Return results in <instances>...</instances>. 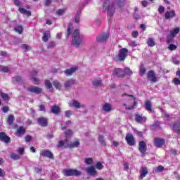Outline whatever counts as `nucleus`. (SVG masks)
Wrapping results in <instances>:
<instances>
[{
    "label": "nucleus",
    "instance_id": "3c124183",
    "mask_svg": "<svg viewBox=\"0 0 180 180\" xmlns=\"http://www.w3.org/2000/svg\"><path fill=\"white\" fill-rule=\"evenodd\" d=\"M98 141L101 142V144L105 146L106 143H105V139L103 135H100L98 137Z\"/></svg>",
    "mask_w": 180,
    "mask_h": 180
},
{
    "label": "nucleus",
    "instance_id": "864d4df0",
    "mask_svg": "<svg viewBox=\"0 0 180 180\" xmlns=\"http://www.w3.org/2000/svg\"><path fill=\"white\" fill-rule=\"evenodd\" d=\"M21 47H22V49L25 50V51H30V46H29L26 44H22Z\"/></svg>",
    "mask_w": 180,
    "mask_h": 180
},
{
    "label": "nucleus",
    "instance_id": "f8f14e48",
    "mask_svg": "<svg viewBox=\"0 0 180 180\" xmlns=\"http://www.w3.org/2000/svg\"><path fill=\"white\" fill-rule=\"evenodd\" d=\"M139 150L141 154H144L147 151V144L144 141H141L139 143Z\"/></svg>",
    "mask_w": 180,
    "mask_h": 180
},
{
    "label": "nucleus",
    "instance_id": "20e7f679",
    "mask_svg": "<svg viewBox=\"0 0 180 180\" xmlns=\"http://www.w3.org/2000/svg\"><path fill=\"white\" fill-rule=\"evenodd\" d=\"M63 174L65 176H79L82 175V172L72 169H65L63 170Z\"/></svg>",
    "mask_w": 180,
    "mask_h": 180
},
{
    "label": "nucleus",
    "instance_id": "6e6d98bb",
    "mask_svg": "<svg viewBox=\"0 0 180 180\" xmlns=\"http://www.w3.org/2000/svg\"><path fill=\"white\" fill-rule=\"evenodd\" d=\"M13 79L15 82H20V81H22V77H20V76H15V77H13Z\"/></svg>",
    "mask_w": 180,
    "mask_h": 180
},
{
    "label": "nucleus",
    "instance_id": "a878e982",
    "mask_svg": "<svg viewBox=\"0 0 180 180\" xmlns=\"http://www.w3.org/2000/svg\"><path fill=\"white\" fill-rule=\"evenodd\" d=\"M72 23H69L68 29H67V34H66V39H68L71 34H72Z\"/></svg>",
    "mask_w": 180,
    "mask_h": 180
},
{
    "label": "nucleus",
    "instance_id": "4468645a",
    "mask_svg": "<svg viewBox=\"0 0 180 180\" xmlns=\"http://www.w3.org/2000/svg\"><path fill=\"white\" fill-rule=\"evenodd\" d=\"M140 179L145 178L146 175L148 174V168L147 167L142 166L139 169Z\"/></svg>",
    "mask_w": 180,
    "mask_h": 180
},
{
    "label": "nucleus",
    "instance_id": "052dcab7",
    "mask_svg": "<svg viewBox=\"0 0 180 180\" xmlns=\"http://www.w3.org/2000/svg\"><path fill=\"white\" fill-rule=\"evenodd\" d=\"M5 175H6L5 170L0 168V178H4V176H5Z\"/></svg>",
    "mask_w": 180,
    "mask_h": 180
},
{
    "label": "nucleus",
    "instance_id": "ea45409f",
    "mask_svg": "<svg viewBox=\"0 0 180 180\" xmlns=\"http://www.w3.org/2000/svg\"><path fill=\"white\" fill-rule=\"evenodd\" d=\"M147 70H146V68H144V65H141L139 68V74L140 75H144L146 74V72Z\"/></svg>",
    "mask_w": 180,
    "mask_h": 180
},
{
    "label": "nucleus",
    "instance_id": "4be33fe9",
    "mask_svg": "<svg viewBox=\"0 0 180 180\" xmlns=\"http://www.w3.org/2000/svg\"><path fill=\"white\" fill-rule=\"evenodd\" d=\"M50 37H51V35L50 34V31H45L43 33L42 41L44 43H47Z\"/></svg>",
    "mask_w": 180,
    "mask_h": 180
},
{
    "label": "nucleus",
    "instance_id": "c85d7f7f",
    "mask_svg": "<svg viewBox=\"0 0 180 180\" xmlns=\"http://www.w3.org/2000/svg\"><path fill=\"white\" fill-rule=\"evenodd\" d=\"M78 70V68H77V67H74L70 69H68L65 70V74L66 75H72V74H74V72H75V71Z\"/></svg>",
    "mask_w": 180,
    "mask_h": 180
},
{
    "label": "nucleus",
    "instance_id": "412c9836",
    "mask_svg": "<svg viewBox=\"0 0 180 180\" xmlns=\"http://www.w3.org/2000/svg\"><path fill=\"white\" fill-rule=\"evenodd\" d=\"M147 120V118L146 117H143L139 114L135 115V121L137 123H143Z\"/></svg>",
    "mask_w": 180,
    "mask_h": 180
},
{
    "label": "nucleus",
    "instance_id": "603ef678",
    "mask_svg": "<svg viewBox=\"0 0 180 180\" xmlns=\"http://www.w3.org/2000/svg\"><path fill=\"white\" fill-rule=\"evenodd\" d=\"M134 106H137V101H134L133 105L126 106V109L128 110H131L134 108Z\"/></svg>",
    "mask_w": 180,
    "mask_h": 180
},
{
    "label": "nucleus",
    "instance_id": "2f4dec72",
    "mask_svg": "<svg viewBox=\"0 0 180 180\" xmlns=\"http://www.w3.org/2000/svg\"><path fill=\"white\" fill-rule=\"evenodd\" d=\"M179 27H176L174 30L170 31V34L172 37H175L176 34L179 33Z\"/></svg>",
    "mask_w": 180,
    "mask_h": 180
},
{
    "label": "nucleus",
    "instance_id": "7c9ffc66",
    "mask_svg": "<svg viewBox=\"0 0 180 180\" xmlns=\"http://www.w3.org/2000/svg\"><path fill=\"white\" fill-rule=\"evenodd\" d=\"M145 108L146 110H148V112H153V108H151V101H146Z\"/></svg>",
    "mask_w": 180,
    "mask_h": 180
},
{
    "label": "nucleus",
    "instance_id": "680f3d73",
    "mask_svg": "<svg viewBox=\"0 0 180 180\" xmlns=\"http://www.w3.org/2000/svg\"><path fill=\"white\" fill-rule=\"evenodd\" d=\"M1 110H2L3 113H8V112H9V107L4 106L2 108Z\"/></svg>",
    "mask_w": 180,
    "mask_h": 180
},
{
    "label": "nucleus",
    "instance_id": "6ab92c4d",
    "mask_svg": "<svg viewBox=\"0 0 180 180\" xmlns=\"http://www.w3.org/2000/svg\"><path fill=\"white\" fill-rule=\"evenodd\" d=\"M51 112L53 115H60L61 113V108L58 105H55L51 107Z\"/></svg>",
    "mask_w": 180,
    "mask_h": 180
},
{
    "label": "nucleus",
    "instance_id": "ddd939ff",
    "mask_svg": "<svg viewBox=\"0 0 180 180\" xmlns=\"http://www.w3.org/2000/svg\"><path fill=\"white\" fill-rule=\"evenodd\" d=\"M176 16V13L174 10H170L169 11H166L165 13V18L166 20H169L175 18Z\"/></svg>",
    "mask_w": 180,
    "mask_h": 180
},
{
    "label": "nucleus",
    "instance_id": "6e6552de",
    "mask_svg": "<svg viewBox=\"0 0 180 180\" xmlns=\"http://www.w3.org/2000/svg\"><path fill=\"white\" fill-rule=\"evenodd\" d=\"M38 124L42 127H47L49 126V120L44 117H41L37 119Z\"/></svg>",
    "mask_w": 180,
    "mask_h": 180
},
{
    "label": "nucleus",
    "instance_id": "e433bc0d",
    "mask_svg": "<svg viewBox=\"0 0 180 180\" xmlns=\"http://www.w3.org/2000/svg\"><path fill=\"white\" fill-rule=\"evenodd\" d=\"M11 158L12 160H14L15 161H18V160H20V155L16 153H11Z\"/></svg>",
    "mask_w": 180,
    "mask_h": 180
},
{
    "label": "nucleus",
    "instance_id": "bf43d9fd",
    "mask_svg": "<svg viewBox=\"0 0 180 180\" xmlns=\"http://www.w3.org/2000/svg\"><path fill=\"white\" fill-rule=\"evenodd\" d=\"M172 82L174 84V85H180V79L178 78L173 79Z\"/></svg>",
    "mask_w": 180,
    "mask_h": 180
},
{
    "label": "nucleus",
    "instance_id": "473e14b6",
    "mask_svg": "<svg viewBox=\"0 0 180 180\" xmlns=\"http://www.w3.org/2000/svg\"><path fill=\"white\" fill-rule=\"evenodd\" d=\"M123 72H124V75H133V71H131V70H130L129 68H125L123 70Z\"/></svg>",
    "mask_w": 180,
    "mask_h": 180
},
{
    "label": "nucleus",
    "instance_id": "9d476101",
    "mask_svg": "<svg viewBox=\"0 0 180 180\" xmlns=\"http://www.w3.org/2000/svg\"><path fill=\"white\" fill-rule=\"evenodd\" d=\"M0 141L6 144L11 141V137L8 136L5 132H0Z\"/></svg>",
    "mask_w": 180,
    "mask_h": 180
},
{
    "label": "nucleus",
    "instance_id": "f257e3e1",
    "mask_svg": "<svg viewBox=\"0 0 180 180\" xmlns=\"http://www.w3.org/2000/svg\"><path fill=\"white\" fill-rule=\"evenodd\" d=\"M103 10L107 11L108 21L112 22L113 18V4H110L109 0H104Z\"/></svg>",
    "mask_w": 180,
    "mask_h": 180
},
{
    "label": "nucleus",
    "instance_id": "a19ab883",
    "mask_svg": "<svg viewBox=\"0 0 180 180\" xmlns=\"http://www.w3.org/2000/svg\"><path fill=\"white\" fill-rule=\"evenodd\" d=\"M85 164L86 165H91V164H94V159L91 158H86L84 160Z\"/></svg>",
    "mask_w": 180,
    "mask_h": 180
},
{
    "label": "nucleus",
    "instance_id": "c756f323",
    "mask_svg": "<svg viewBox=\"0 0 180 180\" xmlns=\"http://www.w3.org/2000/svg\"><path fill=\"white\" fill-rule=\"evenodd\" d=\"M72 106L76 109H81V108H84V105H81L77 100H72Z\"/></svg>",
    "mask_w": 180,
    "mask_h": 180
},
{
    "label": "nucleus",
    "instance_id": "bb28decb",
    "mask_svg": "<svg viewBox=\"0 0 180 180\" xmlns=\"http://www.w3.org/2000/svg\"><path fill=\"white\" fill-rule=\"evenodd\" d=\"M103 110L104 112H110L112 110V105H110L109 103H105L103 105Z\"/></svg>",
    "mask_w": 180,
    "mask_h": 180
},
{
    "label": "nucleus",
    "instance_id": "f3484780",
    "mask_svg": "<svg viewBox=\"0 0 180 180\" xmlns=\"http://www.w3.org/2000/svg\"><path fill=\"white\" fill-rule=\"evenodd\" d=\"M86 172L92 176H95V175H97L98 174V172H96V169H95V166H91L89 167H87Z\"/></svg>",
    "mask_w": 180,
    "mask_h": 180
},
{
    "label": "nucleus",
    "instance_id": "c03bdc74",
    "mask_svg": "<svg viewBox=\"0 0 180 180\" xmlns=\"http://www.w3.org/2000/svg\"><path fill=\"white\" fill-rule=\"evenodd\" d=\"M45 86L47 88V89H51V88H52L53 86V84H51L50 80L46 79L45 80Z\"/></svg>",
    "mask_w": 180,
    "mask_h": 180
},
{
    "label": "nucleus",
    "instance_id": "09e8293b",
    "mask_svg": "<svg viewBox=\"0 0 180 180\" xmlns=\"http://www.w3.org/2000/svg\"><path fill=\"white\" fill-rule=\"evenodd\" d=\"M96 168L97 169H103L104 167H103V165H102V163L101 162H97L96 164Z\"/></svg>",
    "mask_w": 180,
    "mask_h": 180
},
{
    "label": "nucleus",
    "instance_id": "4d7b16f0",
    "mask_svg": "<svg viewBox=\"0 0 180 180\" xmlns=\"http://www.w3.org/2000/svg\"><path fill=\"white\" fill-rule=\"evenodd\" d=\"M161 124V122L158 121H155L153 124V127H155V129H160V125Z\"/></svg>",
    "mask_w": 180,
    "mask_h": 180
},
{
    "label": "nucleus",
    "instance_id": "58836bf2",
    "mask_svg": "<svg viewBox=\"0 0 180 180\" xmlns=\"http://www.w3.org/2000/svg\"><path fill=\"white\" fill-rule=\"evenodd\" d=\"M117 5L120 8H123L126 5V0H117Z\"/></svg>",
    "mask_w": 180,
    "mask_h": 180
},
{
    "label": "nucleus",
    "instance_id": "4c0bfd02",
    "mask_svg": "<svg viewBox=\"0 0 180 180\" xmlns=\"http://www.w3.org/2000/svg\"><path fill=\"white\" fill-rule=\"evenodd\" d=\"M147 44L149 47H154V46H155V42L154 41L153 38H149L148 39Z\"/></svg>",
    "mask_w": 180,
    "mask_h": 180
},
{
    "label": "nucleus",
    "instance_id": "b1692460",
    "mask_svg": "<svg viewBox=\"0 0 180 180\" xmlns=\"http://www.w3.org/2000/svg\"><path fill=\"white\" fill-rule=\"evenodd\" d=\"M79 144V141H76L70 144L65 145V148H75V147H78Z\"/></svg>",
    "mask_w": 180,
    "mask_h": 180
},
{
    "label": "nucleus",
    "instance_id": "0e129e2a",
    "mask_svg": "<svg viewBox=\"0 0 180 180\" xmlns=\"http://www.w3.org/2000/svg\"><path fill=\"white\" fill-rule=\"evenodd\" d=\"M52 0H44L45 6H50L51 5Z\"/></svg>",
    "mask_w": 180,
    "mask_h": 180
},
{
    "label": "nucleus",
    "instance_id": "f03ea898",
    "mask_svg": "<svg viewBox=\"0 0 180 180\" xmlns=\"http://www.w3.org/2000/svg\"><path fill=\"white\" fill-rule=\"evenodd\" d=\"M129 55V50L126 48L121 49L120 50L119 54L115 57L114 60L117 63L123 62L126 60L127 56Z\"/></svg>",
    "mask_w": 180,
    "mask_h": 180
},
{
    "label": "nucleus",
    "instance_id": "a211bd4d",
    "mask_svg": "<svg viewBox=\"0 0 180 180\" xmlns=\"http://www.w3.org/2000/svg\"><path fill=\"white\" fill-rule=\"evenodd\" d=\"M148 78H150L152 82H157L158 80L157 79V76H155V72L154 70H150L148 72Z\"/></svg>",
    "mask_w": 180,
    "mask_h": 180
},
{
    "label": "nucleus",
    "instance_id": "cd10ccee",
    "mask_svg": "<svg viewBox=\"0 0 180 180\" xmlns=\"http://www.w3.org/2000/svg\"><path fill=\"white\" fill-rule=\"evenodd\" d=\"M75 84V80L74 79H69L65 82V88H70Z\"/></svg>",
    "mask_w": 180,
    "mask_h": 180
},
{
    "label": "nucleus",
    "instance_id": "7ed1b4c3",
    "mask_svg": "<svg viewBox=\"0 0 180 180\" xmlns=\"http://www.w3.org/2000/svg\"><path fill=\"white\" fill-rule=\"evenodd\" d=\"M81 43H82V39L79 35V30H75L73 32L72 44L75 47H79Z\"/></svg>",
    "mask_w": 180,
    "mask_h": 180
},
{
    "label": "nucleus",
    "instance_id": "338daca9",
    "mask_svg": "<svg viewBox=\"0 0 180 180\" xmlns=\"http://www.w3.org/2000/svg\"><path fill=\"white\" fill-rule=\"evenodd\" d=\"M164 169V167L162 166H159L156 168L155 172H161Z\"/></svg>",
    "mask_w": 180,
    "mask_h": 180
},
{
    "label": "nucleus",
    "instance_id": "5701e85b",
    "mask_svg": "<svg viewBox=\"0 0 180 180\" xmlns=\"http://www.w3.org/2000/svg\"><path fill=\"white\" fill-rule=\"evenodd\" d=\"M7 124L9 126H12L13 124V122H15V115H9L6 120Z\"/></svg>",
    "mask_w": 180,
    "mask_h": 180
},
{
    "label": "nucleus",
    "instance_id": "13d9d810",
    "mask_svg": "<svg viewBox=\"0 0 180 180\" xmlns=\"http://www.w3.org/2000/svg\"><path fill=\"white\" fill-rule=\"evenodd\" d=\"M172 63H173V64H175L176 65H179L180 60H178V58H173Z\"/></svg>",
    "mask_w": 180,
    "mask_h": 180
},
{
    "label": "nucleus",
    "instance_id": "aec40b11",
    "mask_svg": "<svg viewBox=\"0 0 180 180\" xmlns=\"http://www.w3.org/2000/svg\"><path fill=\"white\" fill-rule=\"evenodd\" d=\"M68 139H65L64 141L61 140L60 141L58 144L56 145L57 148H65V146H68Z\"/></svg>",
    "mask_w": 180,
    "mask_h": 180
},
{
    "label": "nucleus",
    "instance_id": "5fc2aeb1",
    "mask_svg": "<svg viewBox=\"0 0 180 180\" xmlns=\"http://www.w3.org/2000/svg\"><path fill=\"white\" fill-rule=\"evenodd\" d=\"M18 153V155H23V153H25V148H18L17 150Z\"/></svg>",
    "mask_w": 180,
    "mask_h": 180
},
{
    "label": "nucleus",
    "instance_id": "c9c22d12",
    "mask_svg": "<svg viewBox=\"0 0 180 180\" xmlns=\"http://www.w3.org/2000/svg\"><path fill=\"white\" fill-rule=\"evenodd\" d=\"M15 32H17V33H19V34H22L23 33V27L22 25H18L14 28Z\"/></svg>",
    "mask_w": 180,
    "mask_h": 180
},
{
    "label": "nucleus",
    "instance_id": "de8ad7c7",
    "mask_svg": "<svg viewBox=\"0 0 180 180\" xmlns=\"http://www.w3.org/2000/svg\"><path fill=\"white\" fill-rule=\"evenodd\" d=\"M65 11V8L58 9V11H56V14L58 15V16H61V15H64Z\"/></svg>",
    "mask_w": 180,
    "mask_h": 180
},
{
    "label": "nucleus",
    "instance_id": "79ce46f5",
    "mask_svg": "<svg viewBox=\"0 0 180 180\" xmlns=\"http://www.w3.org/2000/svg\"><path fill=\"white\" fill-rule=\"evenodd\" d=\"M72 136V130L68 129L65 131V139H68V137H71Z\"/></svg>",
    "mask_w": 180,
    "mask_h": 180
},
{
    "label": "nucleus",
    "instance_id": "dca6fc26",
    "mask_svg": "<svg viewBox=\"0 0 180 180\" xmlns=\"http://www.w3.org/2000/svg\"><path fill=\"white\" fill-rule=\"evenodd\" d=\"M108 38H109V34L106 33L97 37L96 40L97 41H98V43H105V41H106Z\"/></svg>",
    "mask_w": 180,
    "mask_h": 180
},
{
    "label": "nucleus",
    "instance_id": "9b49d317",
    "mask_svg": "<svg viewBox=\"0 0 180 180\" xmlns=\"http://www.w3.org/2000/svg\"><path fill=\"white\" fill-rule=\"evenodd\" d=\"M154 144L155 147H158V148H161L164 144H165V139H160V138H155L154 139Z\"/></svg>",
    "mask_w": 180,
    "mask_h": 180
},
{
    "label": "nucleus",
    "instance_id": "774afa93",
    "mask_svg": "<svg viewBox=\"0 0 180 180\" xmlns=\"http://www.w3.org/2000/svg\"><path fill=\"white\" fill-rule=\"evenodd\" d=\"M131 35H132V37H134V38L139 37V32L133 31Z\"/></svg>",
    "mask_w": 180,
    "mask_h": 180
},
{
    "label": "nucleus",
    "instance_id": "423d86ee",
    "mask_svg": "<svg viewBox=\"0 0 180 180\" xmlns=\"http://www.w3.org/2000/svg\"><path fill=\"white\" fill-rule=\"evenodd\" d=\"M125 140L129 146H136V139L132 134H127Z\"/></svg>",
    "mask_w": 180,
    "mask_h": 180
},
{
    "label": "nucleus",
    "instance_id": "e2e57ef3",
    "mask_svg": "<svg viewBox=\"0 0 180 180\" xmlns=\"http://www.w3.org/2000/svg\"><path fill=\"white\" fill-rule=\"evenodd\" d=\"M165 11V7L162 6H160L158 8L159 13H164Z\"/></svg>",
    "mask_w": 180,
    "mask_h": 180
},
{
    "label": "nucleus",
    "instance_id": "49530a36",
    "mask_svg": "<svg viewBox=\"0 0 180 180\" xmlns=\"http://www.w3.org/2000/svg\"><path fill=\"white\" fill-rule=\"evenodd\" d=\"M0 71L1 72H9V68L6 66H1L0 65Z\"/></svg>",
    "mask_w": 180,
    "mask_h": 180
},
{
    "label": "nucleus",
    "instance_id": "a18cd8bd",
    "mask_svg": "<svg viewBox=\"0 0 180 180\" xmlns=\"http://www.w3.org/2000/svg\"><path fill=\"white\" fill-rule=\"evenodd\" d=\"M81 17V12L78 11L75 17V23H79V18Z\"/></svg>",
    "mask_w": 180,
    "mask_h": 180
},
{
    "label": "nucleus",
    "instance_id": "2eb2a0df",
    "mask_svg": "<svg viewBox=\"0 0 180 180\" xmlns=\"http://www.w3.org/2000/svg\"><path fill=\"white\" fill-rule=\"evenodd\" d=\"M113 72L114 75L117 78H123L124 77V72L121 68H115Z\"/></svg>",
    "mask_w": 180,
    "mask_h": 180
},
{
    "label": "nucleus",
    "instance_id": "0eeeda50",
    "mask_svg": "<svg viewBox=\"0 0 180 180\" xmlns=\"http://www.w3.org/2000/svg\"><path fill=\"white\" fill-rule=\"evenodd\" d=\"M27 91L31 92V94H36L39 95V94H41L43 92V89L39 88L36 86H30L27 88Z\"/></svg>",
    "mask_w": 180,
    "mask_h": 180
},
{
    "label": "nucleus",
    "instance_id": "39448f33",
    "mask_svg": "<svg viewBox=\"0 0 180 180\" xmlns=\"http://www.w3.org/2000/svg\"><path fill=\"white\" fill-rule=\"evenodd\" d=\"M40 155L44 158H49L50 160H53L54 158V155L53 154V153H51V151L47 149L42 150L40 152Z\"/></svg>",
    "mask_w": 180,
    "mask_h": 180
},
{
    "label": "nucleus",
    "instance_id": "37998d69",
    "mask_svg": "<svg viewBox=\"0 0 180 180\" xmlns=\"http://www.w3.org/2000/svg\"><path fill=\"white\" fill-rule=\"evenodd\" d=\"M94 86H101L102 85V80H94L92 82Z\"/></svg>",
    "mask_w": 180,
    "mask_h": 180
},
{
    "label": "nucleus",
    "instance_id": "72a5a7b5",
    "mask_svg": "<svg viewBox=\"0 0 180 180\" xmlns=\"http://www.w3.org/2000/svg\"><path fill=\"white\" fill-rule=\"evenodd\" d=\"M53 86H55V88L56 89H61V83H60V82H58V80H55L53 82Z\"/></svg>",
    "mask_w": 180,
    "mask_h": 180
},
{
    "label": "nucleus",
    "instance_id": "69168bd1",
    "mask_svg": "<svg viewBox=\"0 0 180 180\" xmlns=\"http://www.w3.org/2000/svg\"><path fill=\"white\" fill-rule=\"evenodd\" d=\"M169 50H170L171 51H173V50H176V46L174 44H170L169 46Z\"/></svg>",
    "mask_w": 180,
    "mask_h": 180
},
{
    "label": "nucleus",
    "instance_id": "f704fd0d",
    "mask_svg": "<svg viewBox=\"0 0 180 180\" xmlns=\"http://www.w3.org/2000/svg\"><path fill=\"white\" fill-rule=\"evenodd\" d=\"M4 102H8L9 101V96L6 93H1L0 94Z\"/></svg>",
    "mask_w": 180,
    "mask_h": 180
},
{
    "label": "nucleus",
    "instance_id": "8fccbe9b",
    "mask_svg": "<svg viewBox=\"0 0 180 180\" xmlns=\"http://www.w3.org/2000/svg\"><path fill=\"white\" fill-rule=\"evenodd\" d=\"M32 81L35 85H39L40 84V79L39 77H32Z\"/></svg>",
    "mask_w": 180,
    "mask_h": 180
},
{
    "label": "nucleus",
    "instance_id": "1a4fd4ad",
    "mask_svg": "<svg viewBox=\"0 0 180 180\" xmlns=\"http://www.w3.org/2000/svg\"><path fill=\"white\" fill-rule=\"evenodd\" d=\"M24 134H26V128L23 126L19 127L15 131V136L22 137Z\"/></svg>",
    "mask_w": 180,
    "mask_h": 180
},
{
    "label": "nucleus",
    "instance_id": "393cba45",
    "mask_svg": "<svg viewBox=\"0 0 180 180\" xmlns=\"http://www.w3.org/2000/svg\"><path fill=\"white\" fill-rule=\"evenodd\" d=\"M19 12L21 13L22 15H26V16H32V12L30 11H27L25 9V8H20L18 9Z\"/></svg>",
    "mask_w": 180,
    "mask_h": 180
}]
</instances>
